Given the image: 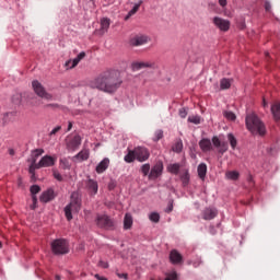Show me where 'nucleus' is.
Wrapping results in <instances>:
<instances>
[{"instance_id": "nucleus-1", "label": "nucleus", "mask_w": 280, "mask_h": 280, "mask_svg": "<svg viewBox=\"0 0 280 280\" xmlns=\"http://www.w3.org/2000/svg\"><path fill=\"white\" fill-rule=\"evenodd\" d=\"M121 75L119 71L108 69L101 72L92 82L94 89L103 91V93H116V91L122 84Z\"/></svg>"}, {"instance_id": "nucleus-2", "label": "nucleus", "mask_w": 280, "mask_h": 280, "mask_svg": "<svg viewBox=\"0 0 280 280\" xmlns=\"http://www.w3.org/2000/svg\"><path fill=\"white\" fill-rule=\"evenodd\" d=\"M245 126L252 135H259L260 137L266 135V125H264L259 116L255 113L246 115Z\"/></svg>"}, {"instance_id": "nucleus-3", "label": "nucleus", "mask_w": 280, "mask_h": 280, "mask_svg": "<svg viewBox=\"0 0 280 280\" xmlns=\"http://www.w3.org/2000/svg\"><path fill=\"white\" fill-rule=\"evenodd\" d=\"M80 209H82V198L80 197V194L74 191L71 194L70 202L63 209L66 220L71 222L73 220V214L71 212L74 211L75 213H79Z\"/></svg>"}, {"instance_id": "nucleus-4", "label": "nucleus", "mask_w": 280, "mask_h": 280, "mask_svg": "<svg viewBox=\"0 0 280 280\" xmlns=\"http://www.w3.org/2000/svg\"><path fill=\"white\" fill-rule=\"evenodd\" d=\"M50 250L52 255H69V241L67 238H57L50 243Z\"/></svg>"}, {"instance_id": "nucleus-5", "label": "nucleus", "mask_w": 280, "mask_h": 280, "mask_svg": "<svg viewBox=\"0 0 280 280\" xmlns=\"http://www.w3.org/2000/svg\"><path fill=\"white\" fill-rule=\"evenodd\" d=\"M95 223L98 229L115 231V220H113L108 214H96Z\"/></svg>"}, {"instance_id": "nucleus-6", "label": "nucleus", "mask_w": 280, "mask_h": 280, "mask_svg": "<svg viewBox=\"0 0 280 280\" xmlns=\"http://www.w3.org/2000/svg\"><path fill=\"white\" fill-rule=\"evenodd\" d=\"M32 86L37 97H40L42 100H47V102H51V100H54V95L45 90V86H43V83L40 81L34 80L32 82Z\"/></svg>"}, {"instance_id": "nucleus-7", "label": "nucleus", "mask_w": 280, "mask_h": 280, "mask_svg": "<svg viewBox=\"0 0 280 280\" xmlns=\"http://www.w3.org/2000/svg\"><path fill=\"white\" fill-rule=\"evenodd\" d=\"M80 145H82V137L78 133L66 139V148L69 152H75Z\"/></svg>"}, {"instance_id": "nucleus-8", "label": "nucleus", "mask_w": 280, "mask_h": 280, "mask_svg": "<svg viewBox=\"0 0 280 280\" xmlns=\"http://www.w3.org/2000/svg\"><path fill=\"white\" fill-rule=\"evenodd\" d=\"M136 161L139 163H145L150 159V150L145 147H136Z\"/></svg>"}, {"instance_id": "nucleus-9", "label": "nucleus", "mask_w": 280, "mask_h": 280, "mask_svg": "<svg viewBox=\"0 0 280 280\" xmlns=\"http://www.w3.org/2000/svg\"><path fill=\"white\" fill-rule=\"evenodd\" d=\"M163 161H158L151 168L149 173V180H156L160 176H163Z\"/></svg>"}, {"instance_id": "nucleus-10", "label": "nucleus", "mask_w": 280, "mask_h": 280, "mask_svg": "<svg viewBox=\"0 0 280 280\" xmlns=\"http://www.w3.org/2000/svg\"><path fill=\"white\" fill-rule=\"evenodd\" d=\"M212 23L218 27V30H220V32H229V30H231V21L224 20L220 16H214Z\"/></svg>"}, {"instance_id": "nucleus-11", "label": "nucleus", "mask_w": 280, "mask_h": 280, "mask_svg": "<svg viewBox=\"0 0 280 280\" xmlns=\"http://www.w3.org/2000/svg\"><path fill=\"white\" fill-rule=\"evenodd\" d=\"M141 69H156V63L152 61H135L131 63L132 71H141Z\"/></svg>"}, {"instance_id": "nucleus-12", "label": "nucleus", "mask_w": 280, "mask_h": 280, "mask_svg": "<svg viewBox=\"0 0 280 280\" xmlns=\"http://www.w3.org/2000/svg\"><path fill=\"white\" fill-rule=\"evenodd\" d=\"M212 144L214 145V148L218 149L219 154H224L229 152V142L221 141L218 136L212 137Z\"/></svg>"}, {"instance_id": "nucleus-13", "label": "nucleus", "mask_w": 280, "mask_h": 280, "mask_svg": "<svg viewBox=\"0 0 280 280\" xmlns=\"http://www.w3.org/2000/svg\"><path fill=\"white\" fill-rule=\"evenodd\" d=\"M56 165V158L51 155H44L35 166L40 170L42 167H54Z\"/></svg>"}, {"instance_id": "nucleus-14", "label": "nucleus", "mask_w": 280, "mask_h": 280, "mask_svg": "<svg viewBox=\"0 0 280 280\" xmlns=\"http://www.w3.org/2000/svg\"><path fill=\"white\" fill-rule=\"evenodd\" d=\"M56 191H54V188H48L47 190L43 191L39 196V201H42L44 205H47V202H51V200L56 199Z\"/></svg>"}, {"instance_id": "nucleus-15", "label": "nucleus", "mask_w": 280, "mask_h": 280, "mask_svg": "<svg viewBox=\"0 0 280 280\" xmlns=\"http://www.w3.org/2000/svg\"><path fill=\"white\" fill-rule=\"evenodd\" d=\"M85 189H88L91 196H97L100 185L97 184V180L90 178L85 182Z\"/></svg>"}, {"instance_id": "nucleus-16", "label": "nucleus", "mask_w": 280, "mask_h": 280, "mask_svg": "<svg viewBox=\"0 0 280 280\" xmlns=\"http://www.w3.org/2000/svg\"><path fill=\"white\" fill-rule=\"evenodd\" d=\"M148 44V36L145 35H136L129 39L130 47H141V45Z\"/></svg>"}, {"instance_id": "nucleus-17", "label": "nucleus", "mask_w": 280, "mask_h": 280, "mask_svg": "<svg viewBox=\"0 0 280 280\" xmlns=\"http://www.w3.org/2000/svg\"><path fill=\"white\" fill-rule=\"evenodd\" d=\"M202 220H214V218H218V210L213 207H207L201 212Z\"/></svg>"}, {"instance_id": "nucleus-18", "label": "nucleus", "mask_w": 280, "mask_h": 280, "mask_svg": "<svg viewBox=\"0 0 280 280\" xmlns=\"http://www.w3.org/2000/svg\"><path fill=\"white\" fill-rule=\"evenodd\" d=\"M170 261L173 266L183 264V255L177 249H172L170 253Z\"/></svg>"}, {"instance_id": "nucleus-19", "label": "nucleus", "mask_w": 280, "mask_h": 280, "mask_svg": "<svg viewBox=\"0 0 280 280\" xmlns=\"http://www.w3.org/2000/svg\"><path fill=\"white\" fill-rule=\"evenodd\" d=\"M199 148L203 152H211L213 150V144L211 143V139L202 138L199 141Z\"/></svg>"}, {"instance_id": "nucleus-20", "label": "nucleus", "mask_w": 280, "mask_h": 280, "mask_svg": "<svg viewBox=\"0 0 280 280\" xmlns=\"http://www.w3.org/2000/svg\"><path fill=\"white\" fill-rule=\"evenodd\" d=\"M110 165V160L108 158L103 159L95 168L96 174H104L105 171L108 170Z\"/></svg>"}, {"instance_id": "nucleus-21", "label": "nucleus", "mask_w": 280, "mask_h": 280, "mask_svg": "<svg viewBox=\"0 0 280 280\" xmlns=\"http://www.w3.org/2000/svg\"><path fill=\"white\" fill-rule=\"evenodd\" d=\"M109 27H110V19L103 18L101 20V27L98 30L100 36H104V34H106V32H108Z\"/></svg>"}, {"instance_id": "nucleus-22", "label": "nucleus", "mask_w": 280, "mask_h": 280, "mask_svg": "<svg viewBox=\"0 0 280 280\" xmlns=\"http://www.w3.org/2000/svg\"><path fill=\"white\" fill-rule=\"evenodd\" d=\"M125 163H135L137 161V153L135 152V149H127V154L124 156Z\"/></svg>"}, {"instance_id": "nucleus-23", "label": "nucleus", "mask_w": 280, "mask_h": 280, "mask_svg": "<svg viewBox=\"0 0 280 280\" xmlns=\"http://www.w3.org/2000/svg\"><path fill=\"white\" fill-rule=\"evenodd\" d=\"M198 176L201 180H205L207 178V164L200 163L197 167Z\"/></svg>"}, {"instance_id": "nucleus-24", "label": "nucleus", "mask_w": 280, "mask_h": 280, "mask_svg": "<svg viewBox=\"0 0 280 280\" xmlns=\"http://www.w3.org/2000/svg\"><path fill=\"white\" fill-rule=\"evenodd\" d=\"M89 156H91V152L89 151V149H83L74 156V159H78L82 162L89 161Z\"/></svg>"}, {"instance_id": "nucleus-25", "label": "nucleus", "mask_w": 280, "mask_h": 280, "mask_svg": "<svg viewBox=\"0 0 280 280\" xmlns=\"http://www.w3.org/2000/svg\"><path fill=\"white\" fill-rule=\"evenodd\" d=\"M132 229V214L126 213L124 218V230L128 231Z\"/></svg>"}, {"instance_id": "nucleus-26", "label": "nucleus", "mask_w": 280, "mask_h": 280, "mask_svg": "<svg viewBox=\"0 0 280 280\" xmlns=\"http://www.w3.org/2000/svg\"><path fill=\"white\" fill-rule=\"evenodd\" d=\"M271 113L273 115V119L276 121H280V104L279 103L271 105Z\"/></svg>"}, {"instance_id": "nucleus-27", "label": "nucleus", "mask_w": 280, "mask_h": 280, "mask_svg": "<svg viewBox=\"0 0 280 280\" xmlns=\"http://www.w3.org/2000/svg\"><path fill=\"white\" fill-rule=\"evenodd\" d=\"M36 170H38V167H36V160H33L28 167V174H31V179L33 182H36Z\"/></svg>"}, {"instance_id": "nucleus-28", "label": "nucleus", "mask_w": 280, "mask_h": 280, "mask_svg": "<svg viewBox=\"0 0 280 280\" xmlns=\"http://www.w3.org/2000/svg\"><path fill=\"white\" fill-rule=\"evenodd\" d=\"M167 172H170V174H174L175 176H178V173L180 172V164L178 163L170 164L167 166Z\"/></svg>"}, {"instance_id": "nucleus-29", "label": "nucleus", "mask_w": 280, "mask_h": 280, "mask_svg": "<svg viewBox=\"0 0 280 280\" xmlns=\"http://www.w3.org/2000/svg\"><path fill=\"white\" fill-rule=\"evenodd\" d=\"M190 178L191 177L189 175V171L186 170L185 173L180 175V180H182L183 187H187V185H189Z\"/></svg>"}, {"instance_id": "nucleus-30", "label": "nucleus", "mask_w": 280, "mask_h": 280, "mask_svg": "<svg viewBox=\"0 0 280 280\" xmlns=\"http://www.w3.org/2000/svg\"><path fill=\"white\" fill-rule=\"evenodd\" d=\"M220 89L221 91H226L231 89V79H226V78L221 79Z\"/></svg>"}, {"instance_id": "nucleus-31", "label": "nucleus", "mask_w": 280, "mask_h": 280, "mask_svg": "<svg viewBox=\"0 0 280 280\" xmlns=\"http://www.w3.org/2000/svg\"><path fill=\"white\" fill-rule=\"evenodd\" d=\"M226 178L229 180H238L240 178V172L237 171H230L225 174Z\"/></svg>"}, {"instance_id": "nucleus-32", "label": "nucleus", "mask_w": 280, "mask_h": 280, "mask_svg": "<svg viewBox=\"0 0 280 280\" xmlns=\"http://www.w3.org/2000/svg\"><path fill=\"white\" fill-rule=\"evenodd\" d=\"M173 152H176V154H180L183 152V140H178L175 142L172 147Z\"/></svg>"}, {"instance_id": "nucleus-33", "label": "nucleus", "mask_w": 280, "mask_h": 280, "mask_svg": "<svg viewBox=\"0 0 280 280\" xmlns=\"http://www.w3.org/2000/svg\"><path fill=\"white\" fill-rule=\"evenodd\" d=\"M189 124H195V126H198L202 124V118L199 115H194L188 117Z\"/></svg>"}, {"instance_id": "nucleus-34", "label": "nucleus", "mask_w": 280, "mask_h": 280, "mask_svg": "<svg viewBox=\"0 0 280 280\" xmlns=\"http://www.w3.org/2000/svg\"><path fill=\"white\" fill-rule=\"evenodd\" d=\"M228 141H230L232 150H235V148H237V138H235L233 133L228 135Z\"/></svg>"}, {"instance_id": "nucleus-35", "label": "nucleus", "mask_w": 280, "mask_h": 280, "mask_svg": "<svg viewBox=\"0 0 280 280\" xmlns=\"http://www.w3.org/2000/svg\"><path fill=\"white\" fill-rule=\"evenodd\" d=\"M43 154H45V150L44 149H35L32 151V156H33V160L32 161H37L38 156H43Z\"/></svg>"}, {"instance_id": "nucleus-36", "label": "nucleus", "mask_w": 280, "mask_h": 280, "mask_svg": "<svg viewBox=\"0 0 280 280\" xmlns=\"http://www.w3.org/2000/svg\"><path fill=\"white\" fill-rule=\"evenodd\" d=\"M149 220L158 224V222H161V214H159V212H151L149 215Z\"/></svg>"}, {"instance_id": "nucleus-37", "label": "nucleus", "mask_w": 280, "mask_h": 280, "mask_svg": "<svg viewBox=\"0 0 280 280\" xmlns=\"http://www.w3.org/2000/svg\"><path fill=\"white\" fill-rule=\"evenodd\" d=\"M140 172L143 176H148V178H150V163L143 164Z\"/></svg>"}, {"instance_id": "nucleus-38", "label": "nucleus", "mask_w": 280, "mask_h": 280, "mask_svg": "<svg viewBox=\"0 0 280 280\" xmlns=\"http://www.w3.org/2000/svg\"><path fill=\"white\" fill-rule=\"evenodd\" d=\"M161 139H163V130L162 129H158L155 132H154V137L152 139V141L154 143H159V141H161Z\"/></svg>"}, {"instance_id": "nucleus-39", "label": "nucleus", "mask_w": 280, "mask_h": 280, "mask_svg": "<svg viewBox=\"0 0 280 280\" xmlns=\"http://www.w3.org/2000/svg\"><path fill=\"white\" fill-rule=\"evenodd\" d=\"M60 165L62 170H71V162L67 158L60 160Z\"/></svg>"}, {"instance_id": "nucleus-40", "label": "nucleus", "mask_w": 280, "mask_h": 280, "mask_svg": "<svg viewBox=\"0 0 280 280\" xmlns=\"http://www.w3.org/2000/svg\"><path fill=\"white\" fill-rule=\"evenodd\" d=\"M223 117H225V119H229V121H235V119H237L235 113L233 112H224Z\"/></svg>"}, {"instance_id": "nucleus-41", "label": "nucleus", "mask_w": 280, "mask_h": 280, "mask_svg": "<svg viewBox=\"0 0 280 280\" xmlns=\"http://www.w3.org/2000/svg\"><path fill=\"white\" fill-rule=\"evenodd\" d=\"M31 196H36V194H40V186L32 185L30 188Z\"/></svg>"}, {"instance_id": "nucleus-42", "label": "nucleus", "mask_w": 280, "mask_h": 280, "mask_svg": "<svg viewBox=\"0 0 280 280\" xmlns=\"http://www.w3.org/2000/svg\"><path fill=\"white\" fill-rule=\"evenodd\" d=\"M164 280H178V275L176 273V271H173L171 273H167Z\"/></svg>"}, {"instance_id": "nucleus-43", "label": "nucleus", "mask_w": 280, "mask_h": 280, "mask_svg": "<svg viewBox=\"0 0 280 280\" xmlns=\"http://www.w3.org/2000/svg\"><path fill=\"white\" fill-rule=\"evenodd\" d=\"M44 107L52 108V110H56V108H62V106L58 103H49V104H46Z\"/></svg>"}, {"instance_id": "nucleus-44", "label": "nucleus", "mask_w": 280, "mask_h": 280, "mask_svg": "<svg viewBox=\"0 0 280 280\" xmlns=\"http://www.w3.org/2000/svg\"><path fill=\"white\" fill-rule=\"evenodd\" d=\"M32 201H33V205L31 209H36V207H38V197L36 195H32Z\"/></svg>"}, {"instance_id": "nucleus-45", "label": "nucleus", "mask_w": 280, "mask_h": 280, "mask_svg": "<svg viewBox=\"0 0 280 280\" xmlns=\"http://www.w3.org/2000/svg\"><path fill=\"white\" fill-rule=\"evenodd\" d=\"M136 12H139V4L133 5V8L129 11V16H135Z\"/></svg>"}, {"instance_id": "nucleus-46", "label": "nucleus", "mask_w": 280, "mask_h": 280, "mask_svg": "<svg viewBox=\"0 0 280 280\" xmlns=\"http://www.w3.org/2000/svg\"><path fill=\"white\" fill-rule=\"evenodd\" d=\"M178 113L182 119H185V117H187V109L185 107H182Z\"/></svg>"}, {"instance_id": "nucleus-47", "label": "nucleus", "mask_w": 280, "mask_h": 280, "mask_svg": "<svg viewBox=\"0 0 280 280\" xmlns=\"http://www.w3.org/2000/svg\"><path fill=\"white\" fill-rule=\"evenodd\" d=\"M54 178H56V180H58L59 183H62L63 178L62 175L59 172H54Z\"/></svg>"}, {"instance_id": "nucleus-48", "label": "nucleus", "mask_w": 280, "mask_h": 280, "mask_svg": "<svg viewBox=\"0 0 280 280\" xmlns=\"http://www.w3.org/2000/svg\"><path fill=\"white\" fill-rule=\"evenodd\" d=\"M60 130H62V127H61V126L55 127V128L50 131V137H54V135H56L57 132H60Z\"/></svg>"}, {"instance_id": "nucleus-49", "label": "nucleus", "mask_w": 280, "mask_h": 280, "mask_svg": "<svg viewBox=\"0 0 280 280\" xmlns=\"http://www.w3.org/2000/svg\"><path fill=\"white\" fill-rule=\"evenodd\" d=\"M265 10L266 12H270L272 10V4H270V1L265 0Z\"/></svg>"}, {"instance_id": "nucleus-50", "label": "nucleus", "mask_w": 280, "mask_h": 280, "mask_svg": "<svg viewBox=\"0 0 280 280\" xmlns=\"http://www.w3.org/2000/svg\"><path fill=\"white\" fill-rule=\"evenodd\" d=\"M209 233L210 235H218V230H215V225L209 226Z\"/></svg>"}, {"instance_id": "nucleus-51", "label": "nucleus", "mask_w": 280, "mask_h": 280, "mask_svg": "<svg viewBox=\"0 0 280 280\" xmlns=\"http://www.w3.org/2000/svg\"><path fill=\"white\" fill-rule=\"evenodd\" d=\"M173 211H174V203L171 202L165 209V213H172Z\"/></svg>"}, {"instance_id": "nucleus-52", "label": "nucleus", "mask_w": 280, "mask_h": 280, "mask_svg": "<svg viewBox=\"0 0 280 280\" xmlns=\"http://www.w3.org/2000/svg\"><path fill=\"white\" fill-rule=\"evenodd\" d=\"M77 58H78L79 61L84 60V58H86V52L81 51V52L77 56Z\"/></svg>"}, {"instance_id": "nucleus-53", "label": "nucleus", "mask_w": 280, "mask_h": 280, "mask_svg": "<svg viewBox=\"0 0 280 280\" xmlns=\"http://www.w3.org/2000/svg\"><path fill=\"white\" fill-rule=\"evenodd\" d=\"M117 187V184H115V182H110L109 184H108V189H109V191H113V189H115Z\"/></svg>"}, {"instance_id": "nucleus-54", "label": "nucleus", "mask_w": 280, "mask_h": 280, "mask_svg": "<svg viewBox=\"0 0 280 280\" xmlns=\"http://www.w3.org/2000/svg\"><path fill=\"white\" fill-rule=\"evenodd\" d=\"M78 65H80V61H79L78 58L75 57V58L72 60L71 69H73L74 67H78Z\"/></svg>"}, {"instance_id": "nucleus-55", "label": "nucleus", "mask_w": 280, "mask_h": 280, "mask_svg": "<svg viewBox=\"0 0 280 280\" xmlns=\"http://www.w3.org/2000/svg\"><path fill=\"white\" fill-rule=\"evenodd\" d=\"M117 277H118L119 279L128 280V273H117Z\"/></svg>"}, {"instance_id": "nucleus-56", "label": "nucleus", "mask_w": 280, "mask_h": 280, "mask_svg": "<svg viewBox=\"0 0 280 280\" xmlns=\"http://www.w3.org/2000/svg\"><path fill=\"white\" fill-rule=\"evenodd\" d=\"M12 102H13V104H21V96L18 95V98H16V100H14V96H13V97H12Z\"/></svg>"}, {"instance_id": "nucleus-57", "label": "nucleus", "mask_w": 280, "mask_h": 280, "mask_svg": "<svg viewBox=\"0 0 280 280\" xmlns=\"http://www.w3.org/2000/svg\"><path fill=\"white\" fill-rule=\"evenodd\" d=\"M226 0H219V4L221 5V8H226Z\"/></svg>"}, {"instance_id": "nucleus-58", "label": "nucleus", "mask_w": 280, "mask_h": 280, "mask_svg": "<svg viewBox=\"0 0 280 280\" xmlns=\"http://www.w3.org/2000/svg\"><path fill=\"white\" fill-rule=\"evenodd\" d=\"M94 277H95V279H97V280H108L106 277H102V276H100L98 273H96Z\"/></svg>"}, {"instance_id": "nucleus-59", "label": "nucleus", "mask_w": 280, "mask_h": 280, "mask_svg": "<svg viewBox=\"0 0 280 280\" xmlns=\"http://www.w3.org/2000/svg\"><path fill=\"white\" fill-rule=\"evenodd\" d=\"M200 264H202V259L199 258L198 262H192V266H195V268H198V266H200Z\"/></svg>"}, {"instance_id": "nucleus-60", "label": "nucleus", "mask_w": 280, "mask_h": 280, "mask_svg": "<svg viewBox=\"0 0 280 280\" xmlns=\"http://www.w3.org/2000/svg\"><path fill=\"white\" fill-rule=\"evenodd\" d=\"M71 128H73V122L69 121V122H68V129H67V131L69 132V131L71 130Z\"/></svg>"}, {"instance_id": "nucleus-61", "label": "nucleus", "mask_w": 280, "mask_h": 280, "mask_svg": "<svg viewBox=\"0 0 280 280\" xmlns=\"http://www.w3.org/2000/svg\"><path fill=\"white\" fill-rule=\"evenodd\" d=\"M9 154H10V156H14V154H15L14 149H9Z\"/></svg>"}, {"instance_id": "nucleus-62", "label": "nucleus", "mask_w": 280, "mask_h": 280, "mask_svg": "<svg viewBox=\"0 0 280 280\" xmlns=\"http://www.w3.org/2000/svg\"><path fill=\"white\" fill-rule=\"evenodd\" d=\"M262 106H264V108H266V106H268V103L266 102L265 98L262 100Z\"/></svg>"}, {"instance_id": "nucleus-63", "label": "nucleus", "mask_w": 280, "mask_h": 280, "mask_svg": "<svg viewBox=\"0 0 280 280\" xmlns=\"http://www.w3.org/2000/svg\"><path fill=\"white\" fill-rule=\"evenodd\" d=\"M247 180H248V183H253V176H249V177L247 178Z\"/></svg>"}, {"instance_id": "nucleus-64", "label": "nucleus", "mask_w": 280, "mask_h": 280, "mask_svg": "<svg viewBox=\"0 0 280 280\" xmlns=\"http://www.w3.org/2000/svg\"><path fill=\"white\" fill-rule=\"evenodd\" d=\"M55 279H56V280H60V276L57 275V276L55 277Z\"/></svg>"}]
</instances>
